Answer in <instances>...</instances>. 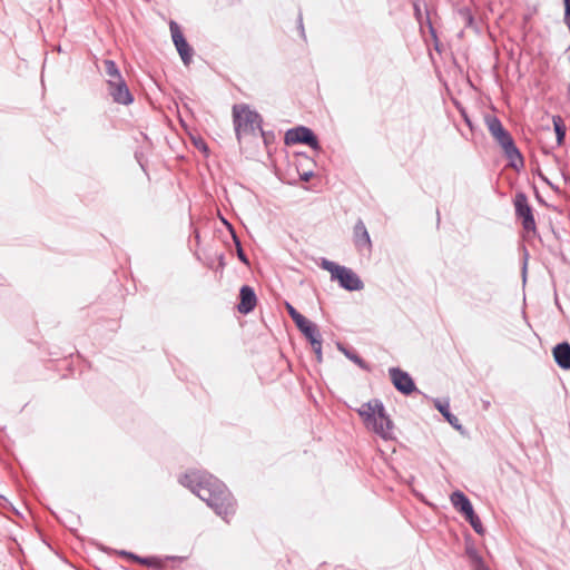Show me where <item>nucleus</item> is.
Returning a JSON list of instances; mask_svg holds the SVG:
<instances>
[{
	"label": "nucleus",
	"instance_id": "obj_19",
	"mask_svg": "<svg viewBox=\"0 0 570 570\" xmlns=\"http://www.w3.org/2000/svg\"><path fill=\"white\" fill-rule=\"evenodd\" d=\"M553 125H554V130H556V134H557L558 144H561L563 138H564V135H566V130H564V127L562 126L561 118L560 117H554L553 118Z\"/></svg>",
	"mask_w": 570,
	"mask_h": 570
},
{
	"label": "nucleus",
	"instance_id": "obj_21",
	"mask_svg": "<svg viewBox=\"0 0 570 570\" xmlns=\"http://www.w3.org/2000/svg\"><path fill=\"white\" fill-rule=\"evenodd\" d=\"M466 553L472 563L481 564V557L478 554L473 547H468Z\"/></svg>",
	"mask_w": 570,
	"mask_h": 570
},
{
	"label": "nucleus",
	"instance_id": "obj_2",
	"mask_svg": "<svg viewBox=\"0 0 570 570\" xmlns=\"http://www.w3.org/2000/svg\"><path fill=\"white\" fill-rule=\"evenodd\" d=\"M356 412L368 431L374 432L385 441L395 439L394 423L380 400L373 399L363 403L356 409Z\"/></svg>",
	"mask_w": 570,
	"mask_h": 570
},
{
	"label": "nucleus",
	"instance_id": "obj_24",
	"mask_svg": "<svg viewBox=\"0 0 570 570\" xmlns=\"http://www.w3.org/2000/svg\"><path fill=\"white\" fill-rule=\"evenodd\" d=\"M234 238H236V237L234 236ZM235 242H236V246H237V255H238V258H239L243 263L248 264V259H247L246 255L244 254V252H243V249H242V247H240V243H239L237 239H235Z\"/></svg>",
	"mask_w": 570,
	"mask_h": 570
},
{
	"label": "nucleus",
	"instance_id": "obj_25",
	"mask_svg": "<svg viewBox=\"0 0 570 570\" xmlns=\"http://www.w3.org/2000/svg\"><path fill=\"white\" fill-rule=\"evenodd\" d=\"M313 351L321 350L322 348V341L320 336H314L313 338L308 340Z\"/></svg>",
	"mask_w": 570,
	"mask_h": 570
},
{
	"label": "nucleus",
	"instance_id": "obj_11",
	"mask_svg": "<svg viewBox=\"0 0 570 570\" xmlns=\"http://www.w3.org/2000/svg\"><path fill=\"white\" fill-rule=\"evenodd\" d=\"M239 296H240V302L237 306L238 312L242 314L250 313L255 308L256 303H257L255 292L253 291L252 287L245 285L240 288Z\"/></svg>",
	"mask_w": 570,
	"mask_h": 570
},
{
	"label": "nucleus",
	"instance_id": "obj_30",
	"mask_svg": "<svg viewBox=\"0 0 570 570\" xmlns=\"http://www.w3.org/2000/svg\"><path fill=\"white\" fill-rule=\"evenodd\" d=\"M314 353L316 355L317 361L321 362L322 361V348L314 351Z\"/></svg>",
	"mask_w": 570,
	"mask_h": 570
},
{
	"label": "nucleus",
	"instance_id": "obj_10",
	"mask_svg": "<svg viewBox=\"0 0 570 570\" xmlns=\"http://www.w3.org/2000/svg\"><path fill=\"white\" fill-rule=\"evenodd\" d=\"M389 373L391 381L397 391L403 394H410L415 390V384L406 372L397 367H391Z\"/></svg>",
	"mask_w": 570,
	"mask_h": 570
},
{
	"label": "nucleus",
	"instance_id": "obj_16",
	"mask_svg": "<svg viewBox=\"0 0 570 570\" xmlns=\"http://www.w3.org/2000/svg\"><path fill=\"white\" fill-rule=\"evenodd\" d=\"M296 326L306 336L307 340H311L314 336H320L316 325L306 317H304V323H296Z\"/></svg>",
	"mask_w": 570,
	"mask_h": 570
},
{
	"label": "nucleus",
	"instance_id": "obj_28",
	"mask_svg": "<svg viewBox=\"0 0 570 570\" xmlns=\"http://www.w3.org/2000/svg\"><path fill=\"white\" fill-rule=\"evenodd\" d=\"M473 566L475 570H488L482 560L481 564L473 563Z\"/></svg>",
	"mask_w": 570,
	"mask_h": 570
},
{
	"label": "nucleus",
	"instance_id": "obj_7",
	"mask_svg": "<svg viewBox=\"0 0 570 570\" xmlns=\"http://www.w3.org/2000/svg\"><path fill=\"white\" fill-rule=\"evenodd\" d=\"M515 212L517 215L522 218V225L527 230L535 229V222L532 215L531 207L528 204L527 196L524 194H518L515 196Z\"/></svg>",
	"mask_w": 570,
	"mask_h": 570
},
{
	"label": "nucleus",
	"instance_id": "obj_17",
	"mask_svg": "<svg viewBox=\"0 0 570 570\" xmlns=\"http://www.w3.org/2000/svg\"><path fill=\"white\" fill-rule=\"evenodd\" d=\"M105 72L107 80H112V82L122 79L119 69L112 60L105 61Z\"/></svg>",
	"mask_w": 570,
	"mask_h": 570
},
{
	"label": "nucleus",
	"instance_id": "obj_12",
	"mask_svg": "<svg viewBox=\"0 0 570 570\" xmlns=\"http://www.w3.org/2000/svg\"><path fill=\"white\" fill-rule=\"evenodd\" d=\"M354 243L358 249L371 248V239L367 229L362 220H358L354 226Z\"/></svg>",
	"mask_w": 570,
	"mask_h": 570
},
{
	"label": "nucleus",
	"instance_id": "obj_18",
	"mask_svg": "<svg viewBox=\"0 0 570 570\" xmlns=\"http://www.w3.org/2000/svg\"><path fill=\"white\" fill-rule=\"evenodd\" d=\"M465 519L470 522L471 527L474 529L478 533H483V527L481 523V520L478 515H475L474 510H472V514H465Z\"/></svg>",
	"mask_w": 570,
	"mask_h": 570
},
{
	"label": "nucleus",
	"instance_id": "obj_1",
	"mask_svg": "<svg viewBox=\"0 0 570 570\" xmlns=\"http://www.w3.org/2000/svg\"><path fill=\"white\" fill-rule=\"evenodd\" d=\"M179 482L190 489L208 507L227 520L234 513V502L225 485L210 474L200 471H191L184 474Z\"/></svg>",
	"mask_w": 570,
	"mask_h": 570
},
{
	"label": "nucleus",
	"instance_id": "obj_27",
	"mask_svg": "<svg viewBox=\"0 0 570 570\" xmlns=\"http://www.w3.org/2000/svg\"><path fill=\"white\" fill-rule=\"evenodd\" d=\"M313 176V174L311 171L308 173H304L301 178L304 180V181H308L311 179V177Z\"/></svg>",
	"mask_w": 570,
	"mask_h": 570
},
{
	"label": "nucleus",
	"instance_id": "obj_29",
	"mask_svg": "<svg viewBox=\"0 0 570 570\" xmlns=\"http://www.w3.org/2000/svg\"><path fill=\"white\" fill-rule=\"evenodd\" d=\"M124 554H126V556H128V557H130V558H132V559H135V560H138V561H139V562H141V563H146V562H147L146 560H142V559H140V558H138V557L134 556L132 553H126V552H124Z\"/></svg>",
	"mask_w": 570,
	"mask_h": 570
},
{
	"label": "nucleus",
	"instance_id": "obj_13",
	"mask_svg": "<svg viewBox=\"0 0 570 570\" xmlns=\"http://www.w3.org/2000/svg\"><path fill=\"white\" fill-rule=\"evenodd\" d=\"M450 500H451V503L453 504V507L459 512H461L463 515L472 514L473 507H472L470 500L468 499V497L463 492H461V491L453 492L450 497Z\"/></svg>",
	"mask_w": 570,
	"mask_h": 570
},
{
	"label": "nucleus",
	"instance_id": "obj_15",
	"mask_svg": "<svg viewBox=\"0 0 570 570\" xmlns=\"http://www.w3.org/2000/svg\"><path fill=\"white\" fill-rule=\"evenodd\" d=\"M435 407L441 412V414L445 417V420L456 430H461V424L459 422V419L451 414L449 402H441L440 400H436L434 402Z\"/></svg>",
	"mask_w": 570,
	"mask_h": 570
},
{
	"label": "nucleus",
	"instance_id": "obj_23",
	"mask_svg": "<svg viewBox=\"0 0 570 570\" xmlns=\"http://www.w3.org/2000/svg\"><path fill=\"white\" fill-rule=\"evenodd\" d=\"M564 2V23L570 29V0H563Z\"/></svg>",
	"mask_w": 570,
	"mask_h": 570
},
{
	"label": "nucleus",
	"instance_id": "obj_8",
	"mask_svg": "<svg viewBox=\"0 0 570 570\" xmlns=\"http://www.w3.org/2000/svg\"><path fill=\"white\" fill-rule=\"evenodd\" d=\"M170 32H171V38H173V41H174V45L181 58V60L184 61L185 65H188L190 62V59H191V49L189 47V45L187 43V41L185 40L180 29H179V26L171 21L170 24Z\"/></svg>",
	"mask_w": 570,
	"mask_h": 570
},
{
	"label": "nucleus",
	"instance_id": "obj_4",
	"mask_svg": "<svg viewBox=\"0 0 570 570\" xmlns=\"http://www.w3.org/2000/svg\"><path fill=\"white\" fill-rule=\"evenodd\" d=\"M233 118L238 139H240L242 136L255 134L257 130L262 129L259 115L250 110L247 106H234Z\"/></svg>",
	"mask_w": 570,
	"mask_h": 570
},
{
	"label": "nucleus",
	"instance_id": "obj_31",
	"mask_svg": "<svg viewBox=\"0 0 570 570\" xmlns=\"http://www.w3.org/2000/svg\"><path fill=\"white\" fill-rule=\"evenodd\" d=\"M564 179H566V180H568V181H569V184H570V177H569V178L564 177Z\"/></svg>",
	"mask_w": 570,
	"mask_h": 570
},
{
	"label": "nucleus",
	"instance_id": "obj_20",
	"mask_svg": "<svg viewBox=\"0 0 570 570\" xmlns=\"http://www.w3.org/2000/svg\"><path fill=\"white\" fill-rule=\"evenodd\" d=\"M286 308L288 311V314L291 315L294 323H304V317L302 314H299L291 304L286 303Z\"/></svg>",
	"mask_w": 570,
	"mask_h": 570
},
{
	"label": "nucleus",
	"instance_id": "obj_22",
	"mask_svg": "<svg viewBox=\"0 0 570 570\" xmlns=\"http://www.w3.org/2000/svg\"><path fill=\"white\" fill-rule=\"evenodd\" d=\"M341 350L344 352V354H345V355H346L351 361H353L354 363H356V364H357V365H360L361 367H364V363H363V361H362V358H361V357H358L356 354L351 353V352H348V351H346V350H344V348H341Z\"/></svg>",
	"mask_w": 570,
	"mask_h": 570
},
{
	"label": "nucleus",
	"instance_id": "obj_6",
	"mask_svg": "<svg viewBox=\"0 0 570 570\" xmlns=\"http://www.w3.org/2000/svg\"><path fill=\"white\" fill-rule=\"evenodd\" d=\"M286 144H297L303 142L312 147L313 149H318V141L313 134V131L306 127H297L294 129H289L285 135Z\"/></svg>",
	"mask_w": 570,
	"mask_h": 570
},
{
	"label": "nucleus",
	"instance_id": "obj_5",
	"mask_svg": "<svg viewBox=\"0 0 570 570\" xmlns=\"http://www.w3.org/2000/svg\"><path fill=\"white\" fill-rule=\"evenodd\" d=\"M322 267L328 271L332 278L338 281L343 288L347 291H360L363 288V282L352 269L326 259L323 261Z\"/></svg>",
	"mask_w": 570,
	"mask_h": 570
},
{
	"label": "nucleus",
	"instance_id": "obj_26",
	"mask_svg": "<svg viewBox=\"0 0 570 570\" xmlns=\"http://www.w3.org/2000/svg\"><path fill=\"white\" fill-rule=\"evenodd\" d=\"M313 351L321 350L322 348V341L320 336H314L313 338L308 340Z\"/></svg>",
	"mask_w": 570,
	"mask_h": 570
},
{
	"label": "nucleus",
	"instance_id": "obj_3",
	"mask_svg": "<svg viewBox=\"0 0 570 570\" xmlns=\"http://www.w3.org/2000/svg\"><path fill=\"white\" fill-rule=\"evenodd\" d=\"M484 120L491 136L502 147L507 158L509 159L510 166L515 169L522 167L523 158L515 147L511 135L504 129L501 121L492 115L485 116Z\"/></svg>",
	"mask_w": 570,
	"mask_h": 570
},
{
	"label": "nucleus",
	"instance_id": "obj_9",
	"mask_svg": "<svg viewBox=\"0 0 570 570\" xmlns=\"http://www.w3.org/2000/svg\"><path fill=\"white\" fill-rule=\"evenodd\" d=\"M108 92L117 104L129 105L134 98L124 79L118 81L107 80Z\"/></svg>",
	"mask_w": 570,
	"mask_h": 570
},
{
	"label": "nucleus",
	"instance_id": "obj_14",
	"mask_svg": "<svg viewBox=\"0 0 570 570\" xmlns=\"http://www.w3.org/2000/svg\"><path fill=\"white\" fill-rule=\"evenodd\" d=\"M553 356L560 367L570 368V345L568 343L558 344L553 348Z\"/></svg>",
	"mask_w": 570,
	"mask_h": 570
}]
</instances>
